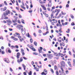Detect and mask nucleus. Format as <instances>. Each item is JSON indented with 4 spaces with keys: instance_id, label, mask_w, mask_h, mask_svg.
Instances as JSON below:
<instances>
[{
    "instance_id": "1",
    "label": "nucleus",
    "mask_w": 75,
    "mask_h": 75,
    "mask_svg": "<svg viewBox=\"0 0 75 75\" xmlns=\"http://www.w3.org/2000/svg\"><path fill=\"white\" fill-rule=\"evenodd\" d=\"M62 63H61V66H60V68L62 71V74H64V69H63V68H62V67H65V63L64 62V61H62Z\"/></svg>"
},
{
    "instance_id": "2",
    "label": "nucleus",
    "mask_w": 75,
    "mask_h": 75,
    "mask_svg": "<svg viewBox=\"0 0 75 75\" xmlns=\"http://www.w3.org/2000/svg\"><path fill=\"white\" fill-rule=\"evenodd\" d=\"M27 45L28 47H29L30 48H31V49L33 51H36V50H35V48L33 47V46H31L29 44Z\"/></svg>"
},
{
    "instance_id": "3",
    "label": "nucleus",
    "mask_w": 75,
    "mask_h": 75,
    "mask_svg": "<svg viewBox=\"0 0 75 75\" xmlns=\"http://www.w3.org/2000/svg\"><path fill=\"white\" fill-rule=\"evenodd\" d=\"M27 37H28V38H30V41L31 42V43H32V42H33V39H32V38H32V36H31V35H30V34H29V33H28V35H27Z\"/></svg>"
},
{
    "instance_id": "4",
    "label": "nucleus",
    "mask_w": 75,
    "mask_h": 75,
    "mask_svg": "<svg viewBox=\"0 0 75 75\" xmlns=\"http://www.w3.org/2000/svg\"><path fill=\"white\" fill-rule=\"evenodd\" d=\"M23 61V57H21V58L20 59V60L19 59H18L17 61L18 64H20V62H22Z\"/></svg>"
},
{
    "instance_id": "5",
    "label": "nucleus",
    "mask_w": 75,
    "mask_h": 75,
    "mask_svg": "<svg viewBox=\"0 0 75 75\" xmlns=\"http://www.w3.org/2000/svg\"><path fill=\"white\" fill-rule=\"evenodd\" d=\"M5 12L6 15H8V14H10V11L8 9H7Z\"/></svg>"
},
{
    "instance_id": "6",
    "label": "nucleus",
    "mask_w": 75,
    "mask_h": 75,
    "mask_svg": "<svg viewBox=\"0 0 75 75\" xmlns=\"http://www.w3.org/2000/svg\"><path fill=\"white\" fill-rule=\"evenodd\" d=\"M45 72H42L41 73V75H47V70H46L45 71Z\"/></svg>"
},
{
    "instance_id": "7",
    "label": "nucleus",
    "mask_w": 75,
    "mask_h": 75,
    "mask_svg": "<svg viewBox=\"0 0 75 75\" xmlns=\"http://www.w3.org/2000/svg\"><path fill=\"white\" fill-rule=\"evenodd\" d=\"M20 53L19 52H18L16 54V57L17 58H20Z\"/></svg>"
},
{
    "instance_id": "8",
    "label": "nucleus",
    "mask_w": 75,
    "mask_h": 75,
    "mask_svg": "<svg viewBox=\"0 0 75 75\" xmlns=\"http://www.w3.org/2000/svg\"><path fill=\"white\" fill-rule=\"evenodd\" d=\"M51 55L49 56H48V58H49V59H52V57H53L54 56L53 54H50Z\"/></svg>"
},
{
    "instance_id": "9",
    "label": "nucleus",
    "mask_w": 75,
    "mask_h": 75,
    "mask_svg": "<svg viewBox=\"0 0 75 75\" xmlns=\"http://www.w3.org/2000/svg\"><path fill=\"white\" fill-rule=\"evenodd\" d=\"M48 33H49V31H47L46 33H43V35H47V34H48Z\"/></svg>"
},
{
    "instance_id": "10",
    "label": "nucleus",
    "mask_w": 75,
    "mask_h": 75,
    "mask_svg": "<svg viewBox=\"0 0 75 75\" xmlns=\"http://www.w3.org/2000/svg\"><path fill=\"white\" fill-rule=\"evenodd\" d=\"M41 6L43 8V9H44V10H47V8H45V7L44 6L42 5H41Z\"/></svg>"
},
{
    "instance_id": "11",
    "label": "nucleus",
    "mask_w": 75,
    "mask_h": 75,
    "mask_svg": "<svg viewBox=\"0 0 75 75\" xmlns=\"http://www.w3.org/2000/svg\"><path fill=\"white\" fill-rule=\"evenodd\" d=\"M22 35H24L25 34V31L24 30H22L21 32Z\"/></svg>"
},
{
    "instance_id": "12",
    "label": "nucleus",
    "mask_w": 75,
    "mask_h": 75,
    "mask_svg": "<svg viewBox=\"0 0 75 75\" xmlns=\"http://www.w3.org/2000/svg\"><path fill=\"white\" fill-rule=\"evenodd\" d=\"M4 61H5V62H7V63H8L10 62H9L7 61V59H6V58H4Z\"/></svg>"
},
{
    "instance_id": "13",
    "label": "nucleus",
    "mask_w": 75,
    "mask_h": 75,
    "mask_svg": "<svg viewBox=\"0 0 75 75\" xmlns=\"http://www.w3.org/2000/svg\"><path fill=\"white\" fill-rule=\"evenodd\" d=\"M23 67V68H24V70H25V68H26V66L24 65V64H22V65Z\"/></svg>"
},
{
    "instance_id": "14",
    "label": "nucleus",
    "mask_w": 75,
    "mask_h": 75,
    "mask_svg": "<svg viewBox=\"0 0 75 75\" xmlns=\"http://www.w3.org/2000/svg\"><path fill=\"white\" fill-rule=\"evenodd\" d=\"M34 45L35 46H37V42H36V41H35L34 42Z\"/></svg>"
},
{
    "instance_id": "15",
    "label": "nucleus",
    "mask_w": 75,
    "mask_h": 75,
    "mask_svg": "<svg viewBox=\"0 0 75 75\" xmlns=\"http://www.w3.org/2000/svg\"><path fill=\"white\" fill-rule=\"evenodd\" d=\"M6 9H7V7H6V6L4 7L3 9V11H5V10H6Z\"/></svg>"
},
{
    "instance_id": "16",
    "label": "nucleus",
    "mask_w": 75,
    "mask_h": 75,
    "mask_svg": "<svg viewBox=\"0 0 75 75\" xmlns=\"http://www.w3.org/2000/svg\"><path fill=\"white\" fill-rule=\"evenodd\" d=\"M21 8H23V9H24V10H25V7L23 6H22V5H21Z\"/></svg>"
},
{
    "instance_id": "17",
    "label": "nucleus",
    "mask_w": 75,
    "mask_h": 75,
    "mask_svg": "<svg viewBox=\"0 0 75 75\" xmlns=\"http://www.w3.org/2000/svg\"><path fill=\"white\" fill-rule=\"evenodd\" d=\"M67 63L69 65V66H71V62L70 61H68L67 62Z\"/></svg>"
},
{
    "instance_id": "18",
    "label": "nucleus",
    "mask_w": 75,
    "mask_h": 75,
    "mask_svg": "<svg viewBox=\"0 0 75 75\" xmlns=\"http://www.w3.org/2000/svg\"><path fill=\"white\" fill-rule=\"evenodd\" d=\"M28 73L29 75H32V71H29V73Z\"/></svg>"
},
{
    "instance_id": "19",
    "label": "nucleus",
    "mask_w": 75,
    "mask_h": 75,
    "mask_svg": "<svg viewBox=\"0 0 75 75\" xmlns=\"http://www.w3.org/2000/svg\"><path fill=\"white\" fill-rule=\"evenodd\" d=\"M7 14L5 12L3 13V15L4 16H7Z\"/></svg>"
},
{
    "instance_id": "20",
    "label": "nucleus",
    "mask_w": 75,
    "mask_h": 75,
    "mask_svg": "<svg viewBox=\"0 0 75 75\" xmlns=\"http://www.w3.org/2000/svg\"><path fill=\"white\" fill-rule=\"evenodd\" d=\"M33 55H38V53L36 52H33Z\"/></svg>"
},
{
    "instance_id": "21",
    "label": "nucleus",
    "mask_w": 75,
    "mask_h": 75,
    "mask_svg": "<svg viewBox=\"0 0 75 75\" xmlns=\"http://www.w3.org/2000/svg\"><path fill=\"white\" fill-rule=\"evenodd\" d=\"M38 55V56L40 57H41L42 58H43V57H42V56L41 55V54L40 53H39Z\"/></svg>"
},
{
    "instance_id": "22",
    "label": "nucleus",
    "mask_w": 75,
    "mask_h": 75,
    "mask_svg": "<svg viewBox=\"0 0 75 75\" xmlns=\"http://www.w3.org/2000/svg\"><path fill=\"white\" fill-rule=\"evenodd\" d=\"M8 52H9V53H11V51L10 50V49H8Z\"/></svg>"
},
{
    "instance_id": "23",
    "label": "nucleus",
    "mask_w": 75,
    "mask_h": 75,
    "mask_svg": "<svg viewBox=\"0 0 75 75\" xmlns=\"http://www.w3.org/2000/svg\"><path fill=\"white\" fill-rule=\"evenodd\" d=\"M38 50L39 53H41L42 52V50H40V49H39Z\"/></svg>"
},
{
    "instance_id": "24",
    "label": "nucleus",
    "mask_w": 75,
    "mask_h": 75,
    "mask_svg": "<svg viewBox=\"0 0 75 75\" xmlns=\"http://www.w3.org/2000/svg\"><path fill=\"white\" fill-rule=\"evenodd\" d=\"M70 17L72 19H73V18H74V16L72 15H71Z\"/></svg>"
},
{
    "instance_id": "25",
    "label": "nucleus",
    "mask_w": 75,
    "mask_h": 75,
    "mask_svg": "<svg viewBox=\"0 0 75 75\" xmlns=\"http://www.w3.org/2000/svg\"><path fill=\"white\" fill-rule=\"evenodd\" d=\"M50 71H51V72H52V74H54V70H53V69H50Z\"/></svg>"
},
{
    "instance_id": "26",
    "label": "nucleus",
    "mask_w": 75,
    "mask_h": 75,
    "mask_svg": "<svg viewBox=\"0 0 75 75\" xmlns=\"http://www.w3.org/2000/svg\"><path fill=\"white\" fill-rule=\"evenodd\" d=\"M54 54L56 56H58V53H54Z\"/></svg>"
},
{
    "instance_id": "27",
    "label": "nucleus",
    "mask_w": 75,
    "mask_h": 75,
    "mask_svg": "<svg viewBox=\"0 0 75 75\" xmlns=\"http://www.w3.org/2000/svg\"><path fill=\"white\" fill-rule=\"evenodd\" d=\"M23 58L24 59H25V60H26L28 59L27 58L25 57H23Z\"/></svg>"
},
{
    "instance_id": "28",
    "label": "nucleus",
    "mask_w": 75,
    "mask_h": 75,
    "mask_svg": "<svg viewBox=\"0 0 75 75\" xmlns=\"http://www.w3.org/2000/svg\"><path fill=\"white\" fill-rule=\"evenodd\" d=\"M15 34H16V35H20V34L17 32Z\"/></svg>"
},
{
    "instance_id": "29",
    "label": "nucleus",
    "mask_w": 75,
    "mask_h": 75,
    "mask_svg": "<svg viewBox=\"0 0 75 75\" xmlns=\"http://www.w3.org/2000/svg\"><path fill=\"white\" fill-rule=\"evenodd\" d=\"M5 53V52H4V50H2L1 52V54H4Z\"/></svg>"
},
{
    "instance_id": "30",
    "label": "nucleus",
    "mask_w": 75,
    "mask_h": 75,
    "mask_svg": "<svg viewBox=\"0 0 75 75\" xmlns=\"http://www.w3.org/2000/svg\"><path fill=\"white\" fill-rule=\"evenodd\" d=\"M11 49H13V48H15V46L13 45H12L11 46Z\"/></svg>"
},
{
    "instance_id": "31",
    "label": "nucleus",
    "mask_w": 75,
    "mask_h": 75,
    "mask_svg": "<svg viewBox=\"0 0 75 75\" xmlns=\"http://www.w3.org/2000/svg\"><path fill=\"white\" fill-rule=\"evenodd\" d=\"M4 4H5L6 6H7V2L6 1H4Z\"/></svg>"
},
{
    "instance_id": "32",
    "label": "nucleus",
    "mask_w": 75,
    "mask_h": 75,
    "mask_svg": "<svg viewBox=\"0 0 75 75\" xmlns=\"http://www.w3.org/2000/svg\"><path fill=\"white\" fill-rule=\"evenodd\" d=\"M22 6H25V5H24V2L23 1H22Z\"/></svg>"
},
{
    "instance_id": "33",
    "label": "nucleus",
    "mask_w": 75,
    "mask_h": 75,
    "mask_svg": "<svg viewBox=\"0 0 75 75\" xmlns=\"http://www.w3.org/2000/svg\"><path fill=\"white\" fill-rule=\"evenodd\" d=\"M12 21H13L12 23H16V22H17V20H14H14H12Z\"/></svg>"
},
{
    "instance_id": "34",
    "label": "nucleus",
    "mask_w": 75,
    "mask_h": 75,
    "mask_svg": "<svg viewBox=\"0 0 75 75\" xmlns=\"http://www.w3.org/2000/svg\"><path fill=\"white\" fill-rule=\"evenodd\" d=\"M71 25H75V23L74 22L71 23Z\"/></svg>"
},
{
    "instance_id": "35",
    "label": "nucleus",
    "mask_w": 75,
    "mask_h": 75,
    "mask_svg": "<svg viewBox=\"0 0 75 75\" xmlns=\"http://www.w3.org/2000/svg\"><path fill=\"white\" fill-rule=\"evenodd\" d=\"M68 24V22H65V23H64V25H67Z\"/></svg>"
},
{
    "instance_id": "36",
    "label": "nucleus",
    "mask_w": 75,
    "mask_h": 75,
    "mask_svg": "<svg viewBox=\"0 0 75 75\" xmlns=\"http://www.w3.org/2000/svg\"><path fill=\"white\" fill-rule=\"evenodd\" d=\"M15 47L16 48H17V49H18V46L17 45H16L15 46Z\"/></svg>"
},
{
    "instance_id": "37",
    "label": "nucleus",
    "mask_w": 75,
    "mask_h": 75,
    "mask_svg": "<svg viewBox=\"0 0 75 75\" xmlns=\"http://www.w3.org/2000/svg\"><path fill=\"white\" fill-rule=\"evenodd\" d=\"M65 72L66 74H68V73H69V71L68 70H66L65 71Z\"/></svg>"
},
{
    "instance_id": "38",
    "label": "nucleus",
    "mask_w": 75,
    "mask_h": 75,
    "mask_svg": "<svg viewBox=\"0 0 75 75\" xmlns=\"http://www.w3.org/2000/svg\"><path fill=\"white\" fill-rule=\"evenodd\" d=\"M54 69L55 70H56L57 69V66L55 65L54 66Z\"/></svg>"
},
{
    "instance_id": "39",
    "label": "nucleus",
    "mask_w": 75,
    "mask_h": 75,
    "mask_svg": "<svg viewBox=\"0 0 75 75\" xmlns=\"http://www.w3.org/2000/svg\"><path fill=\"white\" fill-rule=\"evenodd\" d=\"M73 52L75 53V49L74 48L72 49Z\"/></svg>"
},
{
    "instance_id": "40",
    "label": "nucleus",
    "mask_w": 75,
    "mask_h": 75,
    "mask_svg": "<svg viewBox=\"0 0 75 75\" xmlns=\"http://www.w3.org/2000/svg\"><path fill=\"white\" fill-rule=\"evenodd\" d=\"M19 18H22V16H21V15H20V14H19Z\"/></svg>"
},
{
    "instance_id": "41",
    "label": "nucleus",
    "mask_w": 75,
    "mask_h": 75,
    "mask_svg": "<svg viewBox=\"0 0 75 75\" xmlns=\"http://www.w3.org/2000/svg\"><path fill=\"white\" fill-rule=\"evenodd\" d=\"M6 21L7 23H9V22H11V21L10 20H6Z\"/></svg>"
},
{
    "instance_id": "42",
    "label": "nucleus",
    "mask_w": 75,
    "mask_h": 75,
    "mask_svg": "<svg viewBox=\"0 0 75 75\" xmlns=\"http://www.w3.org/2000/svg\"><path fill=\"white\" fill-rule=\"evenodd\" d=\"M13 40L14 41H18V38H15L13 39Z\"/></svg>"
},
{
    "instance_id": "43",
    "label": "nucleus",
    "mask_w": 75,
    "mask_h": 75,
    "mask_svg": "<svg viewBox=\"0 0 75 75\" xmlns=\"http://www.w3.org/2000/svg\"><path fill=\"white\" fill-rule=\"evenodd\" d=\"M56 75H59V73L57 71H56Z\"/></svg>"
},
{
    "instance_id": "44",
    "label": "nucleus",
    "mask_w": 75,
    "mask_h": 75,
    "mask_svg": "<svg viewBox=\"0 0 75 75\" xmlns=\"http://www.w3.org/2000/svg\"><path fill=\"white\" fill-rule=\"evenodd\" d=\"M52 10H54V9H55V6H53V7H52Z\"/></svg>"
},
{
    "instance_id": "45",
    "label": "nucleus",
    "mask_w": 75,
    "mask_h": 75,
    "mask_svg": "<svg viewBox=\"0 0 75 75\" xmlns=\"http://www.w3.org/2000/svg\"><path fill=\"white\" fill-rule=\"evenodd\" d=\"M21 53L22 54V55H23V56H24V55H25V53H24V52H21Z\"/></svg>"
},
{
    "instance_id": "46",
    "label": "nucleus",
    "mask_w": 75,
    "mask_h": 75,
    "mask_svg": "<svg viewBox=\"0 0 75 75\" xmlns=\"http://www.w3.org/2000/svg\"><path fill=\"white\" fill-rule=\"evenodd\" d=\"M69 54L70 55H72V53H71V51H69Z\"/></svg>"
},
{
    "instance_id": "47",
    "label": "nucleus",
    "mask_w": 75,
    "mask_h": 75,
    "mask_svg": "<svg viewBox=\"0 0 75 75\" xmlns=\"http://www.w3.org/2000/svg\"><path fill=\"white\" fill-rule=\"evenodd\" d=\"M30 8H33V5L32 4H30Z\"/></svg>"
},
{
    "instance_id": "48",
    "label": "nucleus",
    "mask_w": 75,
    "mask_h": 75,
    "mask_svg": "<svg viewBox=\"0 0 75 75\" xmlns=\"http://www.w3.org/2000/svg\"><path fill=\"white\" fill-rule=\"evenodd\" d=\"M66 7L68 8V7H69V4H67L66 6Z\"/></svg>"
},
{
    "instance_id": "49",
    "label": "nucleus",
    "mask_w": 75,
    "mask_h": 75,
    "mask_svg": "<svg viewBox=\"0 0 75 75\" xmlns=\"http://www.w3.org/2000/svg\"><path fill=\"white\" fill-rule=\"evenodd\" d=\"M39 31L38 32V33H42V31L41 30H39Z\"/></svg>"
},
{
    "instance_id": "50",
    "label": "nucleus",
    "mask_w": 75,
    "mask_h": 75,
    "mask_svg": "<svg viewBox=\"0 0 75 75\" xmlns=\"http://www.w3.org/2000/svg\"><path fill=\"white\" fill-rule=\"evenodd\" d=\"M4 29H6V28H7V26H6V25H5L4 26Z\"/></svg>"
},
{
    "instance_id": "51",
    "label": "nucleus",
    "mask_w": 75,
    "mask_h": 75,
    "mask_svg": "<svg viewBox=\"0 0 75 75\" xmlns=\"http://www.w3.org/2000/svg\"><path fill=\"white\" fill-rule=\"evenodd\" d=\"M28 12H29V13H32L33 12V10L29 11H28Z\"/></svg>"
},
{
    "instance_id": "52",
    "label": "nucleus",
    "mask_w": 75,
    "mask_h": 75,
    "mask_svg": "<svg viewBox=\"0 0 75 75\" xmlns=\"http://www.w3.org/2000/svg\"><path fill=\"white\" fill-rule=\"evenodd\" d=\"M68 42V38H67V39L66 40V42L67 43Z\"/></svg>"
},
{
    "instance_id": "53",
    "label": "nucleus",
    "mask_w": 75,
    "mask_h": 75,
    "mask_svg": "<svg viewBox=\"0 0 75 75\" xmlns=\"http://www.w3.org/2000/svg\"><path fill=\"white\" fill-rule=\"evenodd\" d=\"M33 35L35 36V37H37V35L35 33H33Z\"/></svg>"
},
{
    "instance_id": "54",
    "label": "nucleus",
    "mask_w": 75,
    "mask_h": 75,
    "mask_svg": "<svg viewBox=\"0 0 75 75\" xmlns=\"http://www.w3.org/2000/svg\"><path fill=\"white\" fill-rule=\"evenodd\" d=\"M8 29L9 30V31H13V29L12 28H9Z\"/></svg>"
},
{
    "instance_id": "55",
    "label": "nucleus",
    "mask_w": 75,
    "mask_h": 75,
    "mask_svg": "<svg viewBox=\"0 0 75 75\" xmlns=\"http://www.w3.org/2000/svg\"><path fill=\"white\" fill-rule=\"evenodd\" d=\"M23 75H27V73H26V72H23Z\"/></svg>"
},
{
    "instance_id": "56",
    "label": "nucleus",
    "mask_w": 75,
    "mask_h": 75,
    "mask_svg": "<svg viewBox=\"0 0 75 75\" xmlns=\"http://www.w3.org/2000/svg\"><path fill=\"white\" fill-rule=\"evenodd\" d=\"M24 50L23 49H21V52H24Z\"/></svg>"
},
{
    "instance_id": "57",
    "label": "nucleus",
    "mask_w": 75,
    "mask_h": 75,
    "mask_svg": "<svg viewBox=\"0 0 75 75\" xmlns=\"http://www.w3.org/2000/svg\"><path fill=\"white\" fill-rule=\"evenodd\" d=\"M40 50H42V49H43V48H42V47H40Z\"/></svg>"
},
{
    "instance_id": "58",
    "label": "nucleus",
    "mask_w": 75,
    "mask_h": 75,
    "mask_svg": "<svg viewBox=\"0 0 75 75\" xmlns=\"http://www.w3.org/2000/svg\"><path fill=\"white\" fill-rule=\"evenodd\" d=\"M44 61H47V58H45L44 59Z\"/></svg>"
},
{
    "instance_id": "59",
    "label": "nucleus",
    "mask_w": 75,
    "mask_h": 75,
    "mask_svg": "<svg viewBox=\"0 0 75 75\" xmlns=\"http://www.w3.org/2000/svg\"><path fill=\"white\" fill-rule=\"evenodd\" d=\"M59 13V12H57V13L56 14V16H58V14Z\"/></svg>"
},
{
    "instance_id": "60",
    "label": "nucleus",
    "mask_w": 75,
    "mask_h": 75,
    "mask_svg": "<svg viewBox=\"0 0 75 75\" xmlns=\"http://www.w3.org/2000/svg\"><path fill=\"white\" fill-rule=\"evenodd\" d=\"M45 16L46 17H48V14H46L45 15Z\"/></svg>"
},
{
    "instance_id": "61",
    "label": "nucleus",
    "mask_w": 75,
    "mask_h": 75,
    "mask_svg": "<svg viewBox=\"0 0 75 75\" xmlns=\"http://www.w3.org/2000/svg\"><path fill=\"white\" fill-rule=\"evenodd\" d=\"M18 38H21V36H20V35H19V36H18Z\"/></svg>"
},
{
    "instance_id": "62",
    "label": "nucleus",
    "mask_w": 75,
    "mask_h": 75,
    "mask_svg": "<svg viewBox=\"0 0 75 75\" xmlns=\"http://www.w3.org/2000/svg\"><path fill=\"white\" fill-rule=\"evenodd\" d=\"M43 57H46V54H43Z\"/></svg>"
},
{
    "instance_id": "63",
    "label": "nucleus",
    "mask_w": 75,
    "mask_h": 75,
    "mask_svg": "<svg viewBox=\"0 0 75 75\" xmlns=\"http://www.w3.org/2000/svg\"><path fill=\"white\" fill-rule=\"evenodd\" d=\"M18 69H19L20 70H21V67H19Z\"/></svg>"
},
{
    "instance_id": "64",
    "label": "nucleus",
    "mask_w": 75,
    "mask_h": 75,
    "mask_svg": "<svg viewBox=\"0 0 75 75\" xmlns=\"http://www.w3.org/2000/svg\"><path fill=\"white\" fill-rule=\"evenodd\" d=\"M56 59H59V57H58V56H57L56 57Z\"/></svg>"
}]
</instances>
